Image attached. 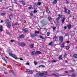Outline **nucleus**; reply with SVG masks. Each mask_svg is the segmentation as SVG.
<instances>
[{
    "label": "nucleus",
    "mask_w": 77,
    "mask_h": 77,
    "mask_svg": "<svg viewBox=\"0 0 77 77\" xmlns=\"http://www.w3.org/2000/svg\"><path fill=\"white\" fill-rule=\"evenodd\" d=\"M41 54V51H37L36 52H35V51H32V52L31 53V54L32 56H33V55H35V54H36V55H38V54Z\"/></svg>",
    "instance_id": "1"
},
{
    "label": "nucleus",
    "mask_w": 77,
    "mask_h": 77,
    "mask_svg": "<svg viewBox=\"0 0 77 77\" xmlns=\"http://www.w3.org/2000/svg\"><path fill=\"white\" fill-rule=\"evenodd\" d=\"M9 55L11 56V57H12L14 58L15 59H18L17 56L15 55L12 53V52H10L9 53Z\"/></svg>",
    "instance_id": "2"
},
{
    "label": "nucleus",
    "mask_w": 77,
    "mask_h": 77,
    "mask_svg": "<svg viewBox=\"0 0 77 77\" xmlns=\"http://www.w3.org/2000/svg\"><path fill=\"white\" fill-rule=\"evenodd\" d=\"M38 35L37 33L35 34H32L31 35V37L32 38H35V36H38Z\"/></svg>",
    "instance_id": "3"
},
{
    "label": "nucleus",
    "mask_w": 77,
    "mask_h": 77,
    "mask_svg": "<svg viewBox=\"0 0 77 77\" xmlns=\"http://www.w3.org/2000/svg\"><path fill=\"white\" fill-rule=\"evenodd\" d=\"M59 40L60 42H62L63 41V38L62 36L60 37L59 38Z\"/></svg>",
    "instance_id": "4"
},
{
    "label": "nucleus",
    "mask_w": 77,
    "mask_h": 77,
    "mask_svg": "<svg viewBox=\"0 0 77 77\" xmlns=\"http://www.w3.org/2000/svg\"><path fill=\"white\" fill-rule=\"evenodd\" d=\"M24 38V35L22 34L19 35V39H23Z\"/></svg>",
    "instance_id": "5"
},
{
    "label": "nucleus",
    "mask_w": 77,
    "mask_h": 77,
    "mask_svg": "<svg viewBox=\"0 0 77 77\" xmlns=\"http://www.w3.org/2000/svg\"><path fill=\"white\" fill-rule=\"evenodd\" d=\"M19 44L22 47H23V46H26V44L24 42H20L19 43Z\"/></svg>",
    "instance_id": "6"
},
{
    "label": "nucleus",
    "mask_w": 77,
    "mask_h": 77,
    "mask_svg": "<svg viewBox=\"0 0 77 77\" xmlns=\"http://www.w3.org/2000/svg\"><path fill=\"white\" fill-rule=\"evenodd\" d=\"M41 76H44L45 75H47V72H44L41 73Z\"/></svg>",
    "instance_id": "7"
},
{
    "label": "nucleus",
    "mask_w": 77,
    "mask_h": 77,
    "mask_svg": "<svg viewBox=\"0 0 77 77\" xmlns=\"http://www.w3.org/2000/svg\"><path fill=\"white\" fill-rule=\"evenodd\" d=\"M68 29H70L71 27V25L70 24V23H69L67 25Z\"/></svg>",
    "instance_id": "8"
},
{
    "label": "nucleus",
    "mask_w": 77,
    "mask_h": 77,
    "mask_svg": "<svg viewBox=\"0 0 77 77\" xmlns=\"http://www.w3.org/2000/svg\"><path fill=\"white\" fill-rule=\"evenodd\" d=\"M19 2L20 3H22V5L23 6L26 5V3H25L24 1H19Z\"/></svg>",
    "instance_id": "9"
},
{
    "label": "nucleus",
    "mask_w": 77,
    "mask_h": 77,
    "mask_svg": "<svg viewBox=\"0 0 77 77\" xmlns=\"http://www.w3.org/2000/svg\"><path fill=\"white\" fill-rule=\"evenodd\" d=\"M57 0H54L53 2V5H56V3H57Z\"/></svg>",
    "instance_id": "10"
},
{
    "label": "nucleus",
    "mask_w": 77,
    "mask_h": 77,
    "mask_svg": "<svg viewBox=\"0 0 77 77\" xmlns=\"http://www.w3.org/2000/svg\"><path fill=\"white\" fill-rule=\"evenodd\" d=\"M5 23L6 24H10V22H9V20L8 19H7L5 20Z\"/></svg>",
    "instance_id": "11"
},
{
    "label": "nucleus",
    "mask_w": 77,
    "mask_h": 77,
    "mask_svg": "<svg viewBox=\"0 0 77 77\" xmlns=\"http://www.w3.org/2000/svg\"><path fill=\"white\" fill-rule=\"evenodd\" d=\"M52 75H55V76H58V75H59V74L57 72H55L52 74Z\"/></svg>",
    "instance_id": "12"
},
{
    "label": "nucleus",
    "mask_w": 77,
    "mask_h": 77,
    "mask_svg": "<svg viewBox=\"0 0 77 77\" xmlns=\"http://www.w3.org/2000/svg\"><path fill=\"white\" fill-rule=\"evenodd\" d=\"M41 73H38V74H36V77H42L41 76Z\"/></svg>",
    "instance_id": "13"
},
{
    "label": "nucleus",
    "mask_w": 77,
    "mask_h": 77,
    "mask_svg": "<svg viewBox=\"0 0 77 77\" xmlns=\"http://www.w3.org/2000/svg\"><path fill=\"white\" fill-rule=\"evenodd\" d=\"M65 17H63L62 19L61 20L62 24H63L64 23V21H65Z\"/></svg>",
    "instance_id": "14"
},
{
    "label": "nucleus",
    "mask_w": 77,
    "mask_h": 77,
    "mask_svg": "<svg viewBox=\"0 0 77 77\" xmlns=\"http://www.w3.org/2000/svg\"><path fill=\"white\" fill-rule=\"evenodd\" d=\"M9 18L10 20H11L12 18H13V15L12 14L10 15H9Z\"/></svg>",
    "instance_id": "15"
},
{
    "label": "nucleus",
    "mask_w": 77,
    "mask_h": 77,
    "mask_svg": "<svg viewBox=\"0 0 77 77\" xmlns=\"http://www.w3.org/2000/svg\"><path fill=\"white\" fill-rule=\"evenodd\" d=\"M0 32L3 31V26L2 25L0 26Z\"/></svg>",
    "instance_id": "16"
},
{
    "label": "nucleus",
    "mask_w": 77,
    "mask_h": 77,
    "mask_svg": "<svg viewBox=\"0 0 77 77\" xmlns=\"http://www.w3.org/2000/svg\"><path fill=\"white\" fill-rule=\"evenodd\" d=\"M41 3H42L41 2H38L37 4V5L38 6H41Z\"/></svg>",
    "instance_id": "17"
},
{
    "label": "nucleus",
    "mask_w": 77,
    "mask_h": 77,
    "mask_svg": "<svg viewBox=\"0 0 77 77\" xmlns=\"http://www.w3.org/2000/svg\"><path fill=\"white\" fill-rule=\"evenodd\" d=\"M2 59H3V60H5V61L6 63H8V61H7L6 60V59L5 58L3 57H2Z\"/></svg>",
    "instance_id": "18"
},
{
    "label": "nucleus",
    "mask_w": 77,
    "mask_h": 77,
    "mask_svg": "<svg viewBox=\"0 0 77 77\" xmlns=\"http://www.w3.org/2000/svg\"><path fill=\"white\" fill-rule=\"evenodd\" d=\"M28 9H29V10H30V9H33V7H32L31 6H30V7H28Z\"/></svg>",
    "instance_id": "19"
},
{
    "label": "nucleus",
    "mask_w": 77,
    "mask_h": 77,
    "mask_svg": "<svg viewBox=\"0 0 77 77\" xmlns=\"http://www.w3.org/2000/svg\"><path fill=\"white\" fill-rule=\"evenodd\" d=\"M23 32H24L25 33H27V30L26 29H23Z\"/></svg>",
    "instance_id": "20"
},
{
    "label": "nucleus",
    "mask_w": 77,
    "mask_h": 77,
    "mask_svg": "<svg viewBox=\"0 0 77 77\" xmlns=\"http://www.w3.org/2000/svg\"><path fill=\"white\" fill-rule=\"evenodd\" d=\"M28 74H33V72H32V71H28Z\"/></svg>",
    "instance_id": "21"
},
{
    "label": "nucleus",
    "mask_w": 77,
    "mask_h": 77,
    "mask_svg": "<svg viewBox=\"0 0 77 77\" xmlns=\"http://www.w3.org/2000/svg\"><path fill=\"white\" fill-rule=\"evenodd\" d=\"M75 75H76L75 74V73H73L71 76L72 77H75Z\"/></svg>",
    "instance_id": "22"
},
{
    "label": "nucleus",
    "mask_w": 77,
    "mask_h": 77,
    "mask_svg": "<svg viewBox=\"0 0 77 77\" xmlns=\"http://www.w3.org/2000/svg\"><path fill=\"white\" fill-rule=\"evenodd\" d=\"M34 46V44H31V45H30V47L31 48H33Z\"/></svg>",
    "instance_id": "23"
},
{
    "label": "nucleus",
    "mask_w": 77,
    "mask_h": 77,
    "mask_svg": "<svg viewBox=\"0 0 77 77\" xmlns=\"http://www.w3.org/2000/svg\"><path fill=\"white\" fill-rule=\"evenodd\" d=\"M73 57H75V58H77V54H74L73 55Z\"/></svg>",
    "instance_id": "24"
},
{
    "label": "nucleus",
    "mask_w": 77,
    "mask_h": 77,
    "mask_svg": "<svg viewBox=\"0 0 77 77\" xmlns=\"http://www.w3.org/2000/svg\"><path fill=\"white\" fill-rule=\"evenodd\" d=\"M8 25H7V27H8V28H10V27H11V25L10 24H8Z\"/></svg>",
    "instance_id": "25"
},
{
    "label": "nucleus",
    "mask_w": 77,
    "mask_h": 77,
    "mask_svg": "<svg viewBox=\"0 0 77 77\" xmlns=\"http://www.w3.org/2000/svg\"><path fill=\"white\" fill-rule=\"evenodd\" d=\"M50 32H47V35L48 36H50Z\"/></svg>",
    "instance_id": "26"
},
{
    "label": "nucleus",
    "mask_w": 77,
    "mask_h": 77,
    "mask_svg": "<svg viewBox=\"0 0 77 77\" xmlns=\"http://www.w3.org/2000/svg\"><path fill=\"white\" fill-rule=\"evenodd\" d=\"M60 17H58L57 18L56 20H57V21H58V20H60Z\"/></svg>",
    "instance_id": "27"
},
{
    "label": "nucleus",
    "mask_w": 77,
    "mask_h": 77,
    "mask_svg": "<svg viewBox=\"0 0 77 77\" xmlns=\"http://www.w3.org/2000/svg\"><path fill=\"white\" fill-rule=\"evenodd\" d=\"M52 44H54V43L53 42H51L48 44V45H52Z\"/></svg>",
    "instance_id": "28"
},
{
    "label": "nucleus",
    "mask_w": 77,
    "mask_h": 77,
    "mask_svg": "<svg viewBox=\"0 0 77 77\" xmlns=\"http://www.w3.org/2000/svg\"><path fill=\"white\" fill-rule=\"evenodd\" d=\"M69 48L70 47L69 46H66V50H69Z\"/></svg>",
    "instance_id": "29"
},
{
    "label": "nucleus",
    "mask_w": 77,
    "mask_h": 77,
    "mask_svg": "<svg viewBox=\"0 0 77 77\" xmlns=\"http://www.w3.org/2000/svg\"><path fill=\"white\" fill-rule=\"evenodd\" d=\"M46 12L47 13V14H49L50 13V11H49L48 10H47L46 11Z\"/></svg>",
    "instance_id": "30"
},
{
    "label": "nucleus",
    "mask_w": 77,
    "mask_h": 77,
    "mask_svg": "<svg viewBox=\"0 0 77 77\" xmlns=\"http://www.w3.org/2000/svg\"><path fill=\"white\" fill-rule=\"evenodd\" d=\"M48 19H49V20H50V21H51L52 20L51 17H48Z\"/></svg>",
    "instance_id": "31"
},
{
    "label": "nucleus",
    "mask_w": 77,
    "mask_h": 77,
    "mask_svg": "<svg viewBox=\"0 0 77 77\" xmlns=\"http://www.w3.org/2000/svg\"><path fill=\"white\" fill-rule=\"evenodd\" d=\"M39 36H40V38H41V39H44V37H42V35H40Z\"/></svg>",
    "instance_id": "32"
},
{
    "label": "nucleus",
    "mask_w": 77,
    "mask_h": 77,
    "mask_svg": "<svg viewBox=\"0 0 77 77\" xmlns=\"http://www.w3.org/2000/svg\"><path fill=\"white\" fill-rule=\"evenodd\" d=\"M66 4H69V2L67 0H66Z\"/></svg>",
    "instance_id": "33"
},
{
    "label": "nucleus",
    "mask_w": 77,
    "mask_h": 77,
    "mask_svg": "<svg viewBox=\"0 0 77 77\" xmlns=\"http://www.w3.org/2000/svg\"><path fill=\"white\" fill-rule=\"evenodd\" d=\"M58 16L60 18H62V16L60 14H58Z\"/></svg>",
    "instance_id": "34"
},
{
    "label": "nucleus",
    "mask_w": 77,
    "mask_h": 77,
    "mask_svg": "<svg viewBox=\"0 0 77 77\" xmlns=\"http://www.w3.org/2000/svg\"><path fill=\"white\" fill-rule=\"evenodd\" d=\"M34 63L35 65H36V64H37V62L36 61H34Z\"/></svg>",
    "instance_id": "35"
},
{
    "label": "nucleus",
    "mask_w": 77,
    "mask_h": 77,
    "mask_svg": "<svg viewBox=\"0 0 77 77\" xmlns=\"http://www.w3.org/2000/svg\"><path fill=\"white\" fill-rule=\"evenodd\" d=\"M35 33H38V34H39V33H40L39 32V31H35Z\"/></svg>",
    "instance_id": "36"
},
{
    "label": "nucleus",
    "mask_w": 77,
    "mask_h": 77,
    "mask_svg": "<svg viewBox=\"0 0 77 77\" xmlns=\"http://www.w3.org/2000/svg\"><path fill=\"white\" fill-rule=\"evenodd\" d=\"M67 12L68 14H71V11H70V10H68Z\"/></svg>",
    "instance_id": "37"
},
{
    "label": "nucleus",
    "mask_w": 77,
    "mask_h": 77,
    "mask_svg": "<svg viewBox=\"0 0 77 77\" xmlns=\"http://www.w3.org/2000/svg\"><path fill=\"white\" fill-rule=\"evenodd\" d=\"M5 14H5V13L4 12V13H3L1 14V15L3 16V15H5Z\"/></svg>",
    "instance_id": "38"
},
{
    "label": "nucleus",
    "mask_w": 77,
    "mask_h": 77,
    "mask_svg": "<svg viewBox=\"0 0 77 77\" xmlns=\"http://www.w3.org/2000/svg\"><path fill=\"white\" fill-rule=\"evenodd\" d=\"M41 66H42V67H43V68H44V67H45V66L44 65H41V66H39V67L40 68V67H41Z\"/></svg>",
    "instance_id": "39"
},
{
    "label": "nucleus",
    "mask_w": 77,
    "mask_h": 77,
    "mask_svg": "<svg viewBox=\"0 0 77 77\" xmlns=\"http://www.w3.org/2000/svg\"><path fill=\"white\" fill-rule=\"evenodd\" d=\"M56 27H53V30H55V29H56Z\"/></svg>",
    "instance_id": "40"
},
{
    "label": "nucleus",
    "mask_w": 77,
    "mask_h": 77,
    "mask_svg": "<svg viewBox=\"0 0 77 77\" xmlns=\"http://www.w3.org/2000/svg\"><path fill=\"white\" fill-rule=\"evenodd\" d=\"M57 62V61H56L55 60H53L51 61V62Z\"/></svg>",
    "instance_id": "41"
},
{
    "label": "nucleus",
    "mask_w": 77,
    "mask_h": 77,
    "mask_svg": "<svg viewBox=\"0 0 77 77\" xmlns=\"http://www.w3.org/2000/svg\"><path fill=\"white\" fill-rule=\"evenodd\" d=\"M67 11L66 8H65V11L66 13H67V11Z\"/></svg>",
    "instance_id": "42"
},
{
    "label": "nucleus",
    "mask_w": 77,
    "mask_h": 77,
    "mask_svg": "<svg viewBox=\"0 0 77 77\" xmlns=\"http://www.w3.org/2000/svg\"><path fill=\"white\" fill-rule=\"evenodd\" d=\"M58 59H62V57H61V56L59 57Z\"/></svg>",
    "instance_id": "43"
},
{
    "label": "nucleus",
    "mask_w": 77,
    "mask_h": 77,
    "mask_svg": "<svg viewBox=\"0 0 77 77\" xmlns=\"http://www.w3.org/2000/svg\"><path fill=\"white\" fill-rule=\"evenodd\" d=\"M30 15H31L32 17H33V13H30Z\"/></svg>",
    "instance_id": "44"
},
{
    "label": "nucleus",
    "mask_w": 77,
    "mask_h": 77,
    "mask_svg": "<svg viewBox=\"0 0 77 77\" xmlns=\"http://www.w3.org/2000/svg\"><path fill=\"white\" fill-rule=\"evenodd\" d=\"M8 74V72H4V74Z\"/></svg>",
    "instance_id": "45"
},
{
    "label": "nucleus",
    "mask_w": 77,
    "mask_h": 77,
    "mask_svg": "<svg viewBox=\"0 0 77 77\" xmlns=\"http://www.w3.org/2000/svg\"><path fill=\"white\" fill-rule=\"evenodd\" d=\"M15 26L16 25H18V22H16L15 23Z\"/></svg>",
    "instance_id": "46"
},
{
    "label": "nucleus",
    "mask_w": 77,
    "mask_h": 77,
    "mask_svg": "<svg viewBox=\"0 0 77 77\" xmlns=\"http://www.w3.org/2000/svg\"><path fill=\"white\" fill-rule=\"evenodd\" d=\"M11 72H12V74H14V70H11Z\"/></svg>",
    "instance_id": "47"
},
{
    "label": "nucleus",
    "mask_w": 77,
    "mask_h": 77,
    "mask_svg": "<svg viewBox=\"0 0 77 77\" xmlns=\"http://www.w3.org/2000/svg\"><path fill=\"white\" fill-rule=\"evenodd\" d=\"M37 12V11L36 10H35L34 11V13H36Z\"/></svg>",
    "instance_id": "48"
},
{
    "label": "nucleus",
    "mask_w": 77,
    "mask_h": 77,
    "mask_svg": "<svg viewBox=\"0 0 77 77\" xmlns=\"http://www.w3.org/2000/svg\"><path fill=\"white\" fill-rule=\"evenodd\" d=\"M71 68L72 71H74L75 70L74 69H72V68L71 67Z\"/></svg>",
    "instance_id": "49"
},
{
    "label": "nucleus",
    "mask_w": 77,
    "mask_h": 77,
    "mask_svg": "<svg viewBox=\"0 0 77 77\" xmlns=\"http://www.w3.org/2000/svg\"><path fill=\"white\" fill-rule=\"evenodd\" d=\"M64 29H67V27L66 26H65L64 27Z\"/></svg>",
    "instance_id": "50"
},
{
    "label": "nucleus",
    "mask_w": 77,
    "mask_h": 77,
    "mask_svg": "<svg viewBox=\"0 0 77 77\" xmlns=\"http://www.w3.org/2000/svg\"><path fill=\"white\" fill-rule=\"evenodd\" d=\"M71 17H73V18H74V16H72V15L69 16L70 18H71Z\"/></svg>",
    "instance_id": "51"
},
{
    "label": "nucleus",
    "mask_w": 77,
    "mask_h": 77,
    "mask_svg": "<svg viewBox=\"0 0 77 77\" xmlns=\"http://www.w3.org/2000/svg\"><path fill=\"white\" fill-rule=\"evenodd\" d=\"M10 42H14V40H11L10 41Z\"/></svg>",
    "instance_id": "52"
},
{
    "label": "nucleus",
    "mask_w": 77,
    "mask_h": 77,
    "mask_svg": "<svg viewBox=\"0 0 77 77\" xmlns=\"http://www.w3.org/2000/svg\"><path fill=\"white\" fill-rule=\"evenodd\" d=\"M66 43H69V40L66 41Z\"/></svg>",
    "instance_id": "53"
},
{
    "label": "nucleus",
    "mask_w": 77,
    "mask_h": 77,
    "mask_svg": "<svg viewBox=\"0 0 77 77\" xmlns=\"http://www.w3.org/2000/svg\"><path fill=\"white\" fill-rule=\"evenodd\" d=\"M57 37L56 36H55L54 37V39H57Z\"/></svg>",
    "instance_id": "54"
},
{
    "label": "nucleus",
    "mask_w": 77,
    "mask_h": 77,
    "mask_svg": "<svg viewBox=\"0 0 77 77\" xmlns=\"http://www.w3.org/2000/svg\"><path fill=\"white\" fill-rule=\"evenodd\" d=\"M26 65H29V62H27L26 63Z\"/></svg>",
    "instance_id": "55"
},
{
    "label": "nucleus",
    "mask_w": 77,
    "mask_h": 77,
    "mask_svg": "<svg viewBox=\"0 0 77 77\" xmlns=\"http://www.w3.org/2000/svg\"><path fill=\"white\" fill-rule=\"evenodd\" d=\"M61 47H65V46H64V45H61Z\"/></svg>",
    "instance_id": "56"
},
{
    "label": "nucleus",
    "mask_w": 77,
    "mask_h": 77,
    "mask_svg": "<svg viewBox=\"0 0 77 77\" xmlns=\"http://www.w3.org/2000/svg\"><path fill=\"white\" fill-rule=\"evenodd\" d=\"M12 26H15V23L12 24Z\"/></svg>",
    "instance_id": "57"
},
{
    "label": "nucleus",
    "mask_w": 77,
    "mask_h": 77,
    "mask_svg": "<svg viewBox=\"0 0 77 77\" xmlns=\"http://www.w3.org/2000/svg\"><path fill=\"white\" fill-rule=\"evenodd\" d=\"M66 53H65L64 54V57H65V56H66Z\"/></svg>",
    "instance_id": "58"
},
{
    "label": "nucleus",
    "mask_w": 77,
    "mask_h": 77,
    "mask_svg": "<svg viewBox=\"0 0 77 77\" xmlns=\"http://www.w3.org/2000/svg\"><path fill=\"white\" fill-rule=\"evenodd\" d=\"M20 60H23V58H20Z\"/></svg>",
    "instance_id": "59"
},
{
    "label": "nucleus",
    "mask_w": 77,
    "mask_h": 77,
    "mask_svg": "<svg viewBox=\"0 0 77 77\" xmlns=\"http://www.w3.org/2000/svg\"><path fill=\"white\" fill-rule=\"evenodd\" d=\"M72 36H74V33H73L72 34Z\"/></svg>",
    "instance_id": "60"
},
{
    "label": "nucleus",
    "mask_w": 77,
    "mask_h": 77,
    "mask_svg": "<svg viewBox=\"0 0 77 77\" xmlns=\"http://www.w3.org/2000/svg\"><path fill=\"white\" fill-rule=\"evenodd\" d=\"M5 57L7 58V59H9V58L8 57L6 56H5Z\"/></svg>",
    "instance_id": "61"
},
{
    "label": "nucleus",
    "mask_w": 77,
    "mask_h": 77,
    "mask_svg": "<svg viewBox=\"0 0 77 77\" xmlns=\"http://www.w3.org/2000/svg\"><path fill=\"white\" fill-rule=\"evenodd\" d=\"M11 11H13V9L12 8H11Z\"/></svg>",
    "instance_id": "62"
},
{
    "label": "nucleus",
    "mask_w": 77,
    "mask_h": 77,
    "mask_svg": "<svg viewBox=\"0 0 77 77\" xmlns=\"http://www.w3.org/2000/svg\"><path fill=\"white\" fill-rule=\"evenodd\" d=\"M65 73H68V71H65Z\"/></svg>",
    "instance_id": "63"
},
{
    "label": "nucleus",
    "mask_w": 77,
    "mask_h": 77,
    "mask_svg": "<svg viewBox=\"0 0 77 77\" xmlns=\"http://www.w3.org/2000/svg\"><path fill=\"white\" fill-rule=\"evenodd\" d=\"M3 21L2 20H1V23H3Z\"/></svg>",
    "instance_id": "64"
}]
</instances>
